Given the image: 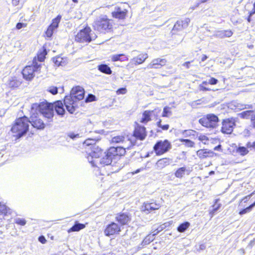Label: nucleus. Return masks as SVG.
<instances>
[{"instance_id": "obj_1", "label": "nucleus", "mask_w": 255, "mask_h": 255, "mask_svg": "<svg viewBox=\"0 0 255 255\" xmlns=\"http://www.w3.org/2000/svg\"><path fill=\"white\" fill-rule=\"evenodd\" d=\"M54 109L59 115L63 116L65 113L63 103L60 101H58L54 104L49 103L47 102H43L40 104L34 103L31 106L32 112H37V111H38L43 117L50 121L54 115Z\"/></svg>"}, {"instance_id": "obj_2", "label": "nucleus", "mask_w": 255, "mask_h": 255, "mask_svg": "<svg viewBox=\"0 0 255 255\" xmlns=\"http://www.w3.org/2000/svg\"><path fill=\"white\" fill-rule=\"evenodd\" d=\"M29 126L28 119L24 116L16 120L15 123L11 128V130L15 134L14 136L17 138H20L27 132Z\"/></svg>"}, {"instance_id": "obj_3", "label": "nucleus", "mask_w": 255, "mask_h": 255, "mask_svg": "<svg viewBox=\"0 0 255 255\" xmlns=\"http://www.w3.org/2000/svg\"><path fill=\"white\" fill-rule=\"evenodd\" d=\"M91 151L87 154V157L88 161L93 166L98 167V162L99 157L102 155V150L97 145H94L89 147Z\"/></svg>"}, {"instance_id": "obj_4", "label": "nucleus", "mask_w": 255, "mask_h": 255, "mask_svg": "<svg viewBox=\"0 0 255 255\" xmlns=\"http://www.w3.org/2000/svg\"><path fill=\"white\" fill-rule=\"evenodd\" d=\"M91 32V28L89 27H85L77 33L76 36V40L83 43L91 42L97 37L96 35Z\"/></svg>"}, {"instance_id": "obj_5", "label": "nucleus", "mask_w": 255, "mask_h": 255, "mask_svg": "<svg viewBox=\"0 0 255 255\" xmlns=\"http://www.w3.org/2000/svg\"><path fill=\"white\" fill-rule=\"evenodd\" d=\"M112 22L111 20L101 17H99L93 24L94 29L101 32L110 29L112 28Z\"/></svg>"}, {"instance_id": "obj_6", "label": "nucleus", "mask_w": 255, "mask_h": 255, "mask_svg": "<svg viewBox=\"0 0 255 255\" xmlns=\"http://www.w3.org/2000/svg\"><path fill=\"white\" fill-rule=\"evenodd\" d=\"M218 118L213 114H208L199 120L202 126L208 128H215L218 125Z\"/></svg>"}, {"instance_id": "obj_7", "label": "nucleus", "mask_w": 255, "mask_h": 255, "mask_svg": "<svg viewBox=\"0 0 255 255\" xmlns=\"http://www.w3.org/2000/svg\"><path fill=\"white\" fill-rule=\"evenodd\" d=\"M111 143L113 144H121L125 147H130L136 144V143L133 141L132 139L128 138L123 135L115 136L111 140Z\"/></svg>"}, {"instance_id": "obj_8", "label": "nucleus", "mask_w": 255, "mask_h": 255, "mask_svg": "<svg viewBox=\"0 0 255 255\" xmlns=\"http://www.w3.org/2000/svg\"><path fill=\"white\" fill-rule=\"evenodd\" d=\"M171 148V145L167 140H160L154 146L153 149L157 155H161Z\"/></svg>"}, {"instance_id": "obj_9", "label": "nucleus", "mask_w": 255, "mask_h": 255, "mask_svg": "<svg viewBox=\"0 0 255 255\" xmlns=\"http://www.w3.org/2000/svg\"><path fill=\"white\" fill-rule=\"evenodd\" d=\"M31 116L29 120V124L35 128L39 129H43L45 128V124L39 117V114L37 112H32V109L30 112Z\"/></svg>"}, {"instance_id": "obj_10", "label": "nucleus", "mask_w": 255, "mask_h": 255, "mask_svg": "<svg viewBox=\"0 0 255 255\" xmlns=\"http://www.w3.org/2000/svg\"><path fill=\"white\" fill-rule=\"evenodd\" d=\"M236 120L233 118L224 120L223 122L222 132L226 134H231L236 125Z\"/></svg>"}, {"instance_id": "obj_11", "label": "nucleus", "mask_w": 255, "mask_h": 255, "mask_svg": "<svg viewBox=\"0 0 255 255\" xmlns=\"http://www.w3.org/2000/svg\"><path fill=\"white\" fill-rule=\"evenodd\" d=\"M146 136L145 128L144 127L137 126L134 130L133 135L130 138L132 139L133 141L136 143V139L140 140L144 139Z\"/></svg>"}, {"instance_id": "obj_12", "label": "nucleus", "mask_w": 255, "mask_h": 255, "mask_svg": "<svg viewBox=\"0 0 255 255\" xmlns=\"http://www.w3.org/2000/svg\"><path fill=\"white\" fill-rule=\"evenodd\" d=\"M77 101L75 98L71 95V93L70 96H67L65 97L64 102L66 107L67 111L71 114H72L75 111L74 103Z\"/></svg>"}, {"instance_id": "obj_13", "label": "nucleus", "mask_w": 255, "mask_h": 255, "mask_svg": "<svg viewBox=\"0 0 255 255\" xmlns=\"http://www.w3.org/2000/svg\"><path fill=\"white\" fill-rule=\"evenodd\" d=\"M120 231L121 229L119 226L117 224L113 222L107 226L104 233L106 236H110L118 234Z\"/></svg>"}, {"instance_id": "obj_14", "label": "nucleus", "mask_w": 255, "mask_h": 255, "mask_svg": "<svg viewBox=\"0 0 255 255\" xmlns=\"http://www.w3.org/2000/svg\"><path fill=\"white\" fill-rule=\"evenodd\" d=\"M37 69L38 67H36L34 66H26L22 71V75L24 78L28 80H31L34 76V72Z\"/></svg>"}, {"instance_id": "obj_15", "label": "nucleus", "mask_w": 255, "mask_h": 255, "mask_svg": "<svg viewBox=\"0 0 255 255\" xmlns=\"http://www.w3.org/2000/svg\"><path fill=\"white\" fill-rule=\"evenodd\" d=\"M128 8V4L121 3L119 5L115 7V10L112 12V16H125L127 14Z\"/></svg>"}, {"instance_id": "obj_16", "label": "nucleus", "mask_w": 255, "mask_h": 255, "mask_svg": "<svg viewBox=\"0 0 255 255\" xmlns=\"http://www.w3.org/2000/svg\"><path fill=\"white\" fill-rule=\"evenodd\" d=\"M166 63L165 59L156 58L152 60L147 66L148 69H158L164 66Z\"/></svg>"}, {"instance_id": "obj_17", "label": "nucleus", "mask_w": 255, "mask_h": 255, "mask_svg": "<svg viewBox=\"0 0 255 255\" xmlns=\"http://www.w3.org/2000/svg\"><path fill=\"white\" fill-rule=\"evenodd\" d=\"M71 95L75 98L76 101L81 100L84 97V90L83 88L80 86H76L73 88L71 91Z\"/></svg>"}, {"instance_id": "obj_18", "label": "nucleus", "mask_w": 255, "mask_h": 255, "mask_svg": "<svg viewBox=\"0 0 255 255\" xmlns=\"http://www.w3.org/2000/svg\"><path fill=\"white\" fill-rule=\"evenodd\" d=\"M61 17H56L52 21L51 25L48 27L45 34L47 37H50L53 33L54 30L57 28L60 21Z\"/></svg>"}, {"instance_id": "obj_19", "label": "nucleus", "mask_w": 255, "mask_h": 255, "mask_svg": "<svg viewBox=\"0 0 255 255\" xmlns=\"http://www.w3.org/2000/svg\"><path fill=\"white\" fill-rule=\"evenodd\" d=\"M114 156L112 154L109 153V149L107 152L105 153V155L100 159H99L98 162V164H101L103 166L110 165L112 161Z\"/></svg>"}, {"instance_id": "obj_20", "label": "nucleus", "mask_w": 255, "mask_h": 255, "mask_svg": "<svg viewBox=\"0 0 255 255\" xmlns=\"http://www.w3.org/2000/svg\"><path fill=\"white\" fill-rule=\"evenodd\" d=\"M160 207V205L156 203H144L142 206L141 210L146 213H148L152 211L158 210Z\"/></svg>"}, {"instance_id": "obj_21", "label": "nucleus", "mask_w": 255, "mask_h": 255, "mask_svg": "<svg viewBox=\"0 0 255 255\" xmlns=\"http://www.w3.org/2000/svg\"><path fill=\"white\" fill-rule=\"evenodd\" d=\"M130 147H125L124 146L117 147H111L109 148V153L112 154L114 156L116 155H123L126 153V149H129Z\"/></svg>"}, {"instance_id": "obj_22", "label": "nucleus", "mask_w": 255, "mask_h": 255, "mask_svg": "<svg viewBox=\"0 0 255 255\" xmlns=\"http://www.w3.org/2000/svg\"><path fill=\"white\" fill-rule=\"evenodd\" d=\"M190 22V19L188 18H185L183 20H178L174 24L173 28V31H178L181 30L184 28L187 27Z\"/></svg>"}, {"instance_id": "obj_23", "label": "nucleus", "mask_w": 255, "mask_h": 255, "mask_svg": "<svg viewBox=\"0 0 255 255\" xmlns=\"http://www.w3.org/2000/svg\"><path fill=\"white\" fill-rule=\"evenodd\" d=\"M172 161V159L169 158H163L159 159L155 164V168L157 170L164 168L169 165Z\"/></svg>"}, {"instance_id": "obj_24", "label": "nucleus", "mask_w": 255, "mask_h": 255, "mask_svg": "<svg viewBox=\"0 0 255 255\" xmlns=\"http://www.w3.org/2000/svg\"><path fill=\"white\" fill-rule=\"evenodd\" d=\"M148 57L147 53H142L132 58L131 61L134 62L135 65H139L143 63Z\"/></svg>"}, {"instance_id": "obj_25", "label": "nucleus", "mask_w": 255, "mask_h": 255, "mask_svg": "<svg viewBox=\"0 0 255 255\" xmlns=\"http://www.w3.org/2000/svg\"><path fill=\"white\" fill-rule=\"evenodd\" d=\"M117 221L121 225H124L128 224L130 221V217L127 214L123 213L116 217Z\"/></svg>"}, {"instance_id": "obj_26", "label": "nucleus", "mask_w": 255, "mask_h": 255, "mask_svg": "<svg viewBox=\"0 0 255 255\" xmlns=\"http://www.w3.org/2000/svg\"><path fill=\"white\" fill-rule=\"evenodd\" d=\"M245 14L252 16L255 13V2L254 3L252 2L248 3L245 6Z\"/></svg>"}, {"instance_id": "obj_27", "label": "nucleus", "mask_w": 255, "mask_h": 255, "mask_svg": "<svg viewBox=\"0 0 255 255\" xmlns=\"http://www.w3.org/2000/svg\"><path fill=\"white\" fill-rule=\"evenodd\" d=\"M153 112L154 111L153 110L145 111L142 114V117L140 120V122L143 124H146L148 122L150 121L151 120L150 116Z\"/></svg>"}, {"instance_id": "obj_28", "label": "nucleus", "mask_w": 255, "mask_h": 255, "mask_svg": "<svg viewBox=\"0 0 255 255\" xmlns=\"http://www.w3.org/2000/svg\"><path fill=\"white\" fill-rule=\"evenodd\" d=\"M21 84V82L17 80L15 77H12L8 80L7 85L9 88H16L18 87Z\"/></svg>"}, {"instance_id": "obj_29", "label": "nucleus", "mask_w": 255, "mask_h": 255, "mask_svg": "<svg viewBox=\"0 0 255 255\" xmlns=\"http://www.w3.org/2000/svg\"><path fill=\"white\" fill-rule=\"evenodd\" d=\"M186 172H188V174H189V171L185 167H182L177 169L175 172V176L177 178H181Z\"/></svg>"}, {"instance_id": "obj_30", "label": "nucleus", "mask_w": 255, "mask_h": 255, "mask_svg": "<svg viewBox=\"0 0 255 255\" xmlns=\"http://www.w3.org/2000/svg\"><path fill=\"white\" fill-rule=\"evenodd\" d=\"M98 70L101 72L106 74H111L112 70L111 68L106 64H102L98 66Z\"/></svg>"}, {"instance_id": "obj_31", "label": "nucleus", "mask_w": 255, "mask_h": 255, "mask_svg": "<svg viewBox=\"0 0 255 255\" xmlns=\"http://www.w3.org/2000/svg\"><path fill=\"white\" fill-rule=\"evenodd\" d=\"M255 113L252 111H246L243 112L239 114V116L243 119H251V116L253 114Z\"/></svg>"}, {"instance_id": "obj_32", "label": "nucleus", "mask_w": 255, "mask_h": 255, "mask_svg": "<svg viewBox=\"0 0 255 255\" xmlns=\"http://www.w3.org/2000/svg\"><path fill=\"white\" fill-rule=\"evenodd\" d=\"M233 33L230 30H226V31H219L217 33V35L221 38L225 37H230L232 35Z\"/></svg>"}, {"instance_id": "obj_33", "label": "nucleus", "mask_w": 255, "mask_h": 255, "mask_svg": "<svg viewBox=\"0 0 255 255\" xmlns=\"http://www.w3.org/2000/svg\"><path fill=\"white\" fill-rule=\"evenodd\" d=\"M99 140L96 139H93V138H88L85 140V141L83 143V145L87 147H91L93 146L94 145H96V142L97 140Z\"/></svg>"}, {"instance_id": "obj_34", "label": "nucleus", "mask_w": 255, "mask_h": 255, "mask_svg": "<svg viewBox=\"0 0 255 255\" xmlns=\"http://www.w3.org/2000/svg\"><path fill=\"white\" fill-rule=\"evenodd\" d=\"M219 199H216L215 204L213 205V209L210 212V214L211 215V217H212L215 212H216L221 206V204L220 203H218Z\"/></svg>"}, {"instance_id": "obj_35", "label": "nucleus", "mask_w": 255, "mask_h": 255, "mask_svg": "<svg viewBox=\"0 0 255 255\" xmlns=\"http://www.w3.org/2000/svg\"><path fill=\"white\" fill-rule=\"evenodd\" d=\"M11 212L10 209L7 208L5 205L1 204L0 203V214L6 215L10 214Z\"/></svg>"}, {"instance_id": "obj_36", "label": "nucleus", "mask_w": 255, "mask_h": 255, "mask_svg": "<svg viewBox=\"0 0 255 255\" xmlns=\"http://www.w3.org/2000/svg\"><path fill=\"white\" fill-rule=\"evenodd\" d=\"M209 153V151L204 149H200L197 151V155L200 158H206Z\"/></svg>"}, {"instance_id": "obj_37", "label": "nucleus", "mask_w": 255, "mask_h": 255, "mask_svg": "<svg viewBox=\"0 0 255 255\" xmlns=\"http://www.w3.org/2000/svg\"><path fill=\"white\" fill-rule=\"evenodd\" d=\"M53 61L57 66H63L65 65V61L61 57H57L53 59Z\"/></svg>"}, {"instance_id": "obj_38", "label": "nucleus", "mask_w": 255, "mask_h": 255, "mask_svg": "<svg viewBox=\"0 0 255 255\" xmlns=\"http://www.w3.org/2000/svg\"><path fill=\"white\" fill-rule=\"evenodd\" d=\"M190 226V223L186 222L181 224L177 228L178 232L182 233L184 232Z\"/></svg>"}, {"instance_id": "obj_39", "label": "nucleus", "mask_w": 255, "mask_h": 255, "mask_svg": "<svg viewBox=\"0 0 255 255\" xmlns=\"http://www.w3.org/2000/svg\"><path fill=\"white\" fill-rule=\"evenodd\" d=\"M84 228L85 225L84 224H82L80 223H76L70 229V231L73 232L79 231L81 229H82Z\"/></svg>"}, {"instance_id": "obj_40", "label": "nucleus", "mask_w": 255, "mask_h": 255, "mask_svg": "<svg viewBox=\"0 0 255 255\" xmlns=\"http://www.w3.org/2000/svg\"><path fill=\"white\" fill-rule=\"evenodd\" d=\"M172 115V112L170 110V108L168 107H165L163 109L162 116L163 117H168Z\"/></svg>"}, {"instance_id": "obj_41", "label": "nucleus", "mask_w": 255, "mask_h": 255, "mask_svg": "<svg viewBox=\"0 0 255 255\" xmlns=\"http://www.w3.org/2000/svg\"><path fill=\"white\" fill-rule=\"evenodd\" d=\"M181 142H184V145L189 147H192L194 146V142L189 139H180Z\"/></svg>"}, {"instance_id": "obj_42", "label": "nucleus", "mask_w": 255, "mask_h": 255, "mask_svg": "<svg viewBox=\"0 0 255 255\" xmlns=\"http://www.w3.org/2000/svg\"><path fill=\"white\" fill-rule=\"evenodd\" d=\"M153 235L152 236H151L150 235L146 236L142 242V245L145 246L149 244L151 242H152L153 240L154 239L153 238Z\"/></svg>"}, {"instance_id": "obj_43", "label": "nucleus", "mask_w": 255, "mask_h": 255, "mask_svg": "<svg viewBox=\"0 0 255 255\" xmlns=\"http://www.w3.org/2000/svg\"><path fill=\"white\" fill-rule=\"evenodd\" d=\"M255 206L252 204V205H251L250 206H249L248 207L242 210V211H241L240 212H239V214L241 215H244V214H245L247 213H249L250 212L252 209L255 207Z\"/></svg>"}, {"instance_id": "obj_44", "label": "nucleus", "mask_w": 255, "mask_h": 255, "mask_svg": "<svg viewBox=\"0 0 255 255\" xmlns=\"http://www.w3.org/2000/svg\"><path fill=\"white\" fill-rule=\"evenodd\" d=\"M237 152L241 155H245L249 152V151L246 147L241 146L237 149Z\"/></svg>"}, {"instance_id": "obj_45", "label": "nucleus", "mask_w": 255, "mask_h": 255, "mask_svg": "<svg viewBox=\"0 0 255 255\" xmlns=\"http://www.w3.org/2000/svg\"><path fill=\"white\" fill-rule=\"evenodd\" d=\"M198 139L204 144H206L208 143L209 138L206 135L201 134L198 136Z\"/></svg>"}, {"instance_id": "obj_46", "label": "nucleus", "mask_w": 255, "mask_h": 255, "mask_svg": "<svg viewBox=\"0 0 255 255\" xmlns=\"http://www.w3.org/2000/svg\"><path fill=\"white\" fill-rule=\"evenodd\" d=\"M47 54V52L45 49H44L43 51L41 53H40L37 56L38 60L42 62L44 61L45 55Z\"/></svg>"}, {"instance_id": "obj_47", "label": "nucleus", "mask_w": 255, "mask_h": 255, "mask_svg": "<svg viewBox=\"0 0 255 255\" xmlns=\"http://www.w3.org/2000/svg\"><path fill=\"white\" fill-rule=\"evenodd\" d=\"M124 56V54H115L111 56V59L113 61H122L120 58L121 56Z\"/></svg>"}, {"instance_id": "obj_48", "label": "nucleus", "mask_w": 255, "mask_h": 255, "mask_svg": "<svg viewBox=\"0 0 255 255\" xmlns=\"http://www.w3.org/2000/svg\"><path fill=\"white\" fill-rule=\"evenodd\" d=\"M47 91L53 95H55L58 92L57 88L56 87H54V86L49 87L48 88Z\"/></svg>"}, {"instance_id": "obj_49", "label": "nucleus", "mask_w": 255, "mask_h": 255, "mask_svg": "<svg viewBox=\"0 0 255 255\" xmlns=\"http://www.w3.org/2000/svg\"><path fill=\"white\" fill-rule=\"evenodd\" d=\"M15 222L17 224L20 225L21 226H24L26 224V221L24 219L19 218L15 219Z\"/></svg>"}, {"instance_id": "obj_50", "label": "nucleus", "mask_w": 255, "mask_h": 255, "mask_svg": "<svg viewBox=\"0 0 255 255\" xmlns=\"http://www.w3.org/2000/svg\"><path fill=\"white\" fill-rule=\"evenodd\" d=\"M241 134L244 137H249L251 134V131L248 128H245L241 132Z\"/></svg>"}, {"instance_id": "obj_51", "label": "nucleus", "mask_w": 255, "mask_h": 255, "mask_svg": "<svg viewBox=\"0 0 255 255\" xmlns=\"http://www.w3.org/2000/svg\"><path fill=\"white\" fill-rule=\"evenodd\" d=\"M127 92V90L126 88H122L118 89L116 93L118 95H124Z\"/></svg>"}, {"instance_id": "obj_52", "label": "nucleus", "mask_w": 255, "mask_h": 255, "mask_svg": "<svg viewBox=\"0 0 255 255\" xmlns=\"http://www.w3.org/2000/svg\"><path fill=\"white\" fill-rule=\"evenodd\" d=\"M27 23L24 22H18L17 23L16 25V28L17 29H20L22 28H24L26 27Z\"/></svg>"}, {"instance_id": "obj_53", "label": "nucleus", "mask_w": 255, "mask_h": 255, "mask_svg": "<svg viewBox=\"0 0 255 255\" xmlns=\"http://www.w3.org/2000/svg\"><path fill=\"white\" fill-rule=\"evenodd\" d=\"M95 96L93 95H89L86 99V102H90L95 101Z\"/></svg>"}, {"instance_id": "obj_54", "label": "nucleus", "mask_w": 255, "mask_h": 255, "mask_svg": "<svg viewBox=\"0 0 255 255\" xmlns=\"http://www.w3.org/2000/svg\"><path fill=\"white\" fill-rule=\"evenodd\" d=\"M217 82H218V80H217L216 79H215L214 78H212L209 80L208 83L211 85H215L217 83Z\"/></svg>"}, {"instance_id": "obj_55", "label": "nucleus", "mask_w": 255, "mask_h": 255, "mask_svg": "<svg viewBox=\"0 0 255 255\" xmlns=\"http://www.w3.org/2000/svg\"><path fill=\"white\" fill-rule=\"evenodd\" d=\"M251 121L253 128H255V113L252 114Z\"/></svg>"}, {"instance_id": "obj_56", "label": "nucleus", "mask_w": 255, "mask_h": 255, "mask_svg": "<svg viewBox=\"0 0 255 255\" xmlns=\"http://www.w3.org/2000/svg\"><path fill=\"white\" fill-rule=\"evenodd\" d=\"M68 136L72 139H74L76 137H79V134H75L73 133H70L68 134Z\"/></svg>"}, {"instance_id": "obj_57", "label": "nucleus", "mask_w": 255, "mask_h": 255, "mask_svg": "<svg viewBox=\"0 0 255 255\" xmlns=\"http://www.w3.org/2000/svg\"><path fill=\"white\" fill-rule=\"evenodd\" d=\"M39 241L42 244H44L46 242V239H45V238L43 236H40L39 238Z\"/></svg>"}, {"instance_id": "obj_58", "label": "nucleus", "mask_w": 255, "mask_h": 255, "mask_svg": "<svg viewBox=\"0 0 255 255\" xmlns=\"http://www.w3.org/2000/svg\"><path fill=\"white\" fill-rule=\"evenodd\" d=\"M208 0H199V1H198V2L196 3V5H195V7H198V6L199 5V4H200V3H204V2H206V1H207Z\"/></svg>"}, {"instance_id": "obj_59", "label": "nucleus", "mask_w": 255, "mask_h": 255, "mask_svg": "<svg viewBox=\"0 0 255 255\" xmlns=\"http://www.w3.org/2000/svg\"><path fill=\"white\" fill-rule=\"evenodd\" d=\"M169 125H162L161 127V128L163 129V130H167L168 128H169Z\"/></svg>"}, {"instance_id": "obj_60", "label": "nucleus", "mask_w": 255, "mask_h": 255, "mask_svg": "<svg viewBox=\"0 0 255 255\" xmlns=\"http://www.w3.org/2000/svg\"><path fill=\"white\" fill-rule=\"evenodd\" d=\"M19 0H12V4L14 5H17L19 3Z\"/></svg>"}, {"instance_id": "obj_61", "label": "nucleus", "mask_w": 255, "mask_h": 255, "mask_svg": "<svg viewBox=\"0 0 255 255\" xmlns=\"http://www.w3.org/2000/svg\"><path fill=\"white\" fill-rule=\"evenodd\" d=\"M190 62H185L183 65L185 67H186V68L188 69L190 67Z\"/></svg>"}, {"instance_id": "obj_62", "label": "nucleus", "mask_w": 255, "mask_h": 255, "mask_svg": "<svg viewBox=\"0 0 255 255\" xmlns=\"http://www.w3.org/2000/svg\"><path fill=\"white\" fill-rule=\"evenodd\" d=\"M200 87H201V89L202 90H203V91H208V90H209V89L208 88H207L206 87H204V86H203V85H201Z\"/></svg>"}, {"instance_id": "obj_63", "label": "nucleus", "mask_w": 255, "mask_h": 255, "mask_svg": "<svg viewBox=\"0 0 255 255\" xmlns=\"http://www.w3.org/2000/svg\"><path fill=\"white\" fill-rule=\"evenodd\" d=\"M208 57L206 55H203L201 61H204L207 59Z\"/></svg>"}, {"instance_id": "obj_64", "label": "nucleus", "mask_w": 255, "mask_h": 255, "mask_svg": "<svg viewBox=\"0 0 255 255\" xmlns=\"http://www.w3.org/2000/svg\"><path fill=\"white\" fill-rule=\"evenodd\" d=\"M238 107L239 108V109H240L241 110H242V109H246V105H242L240 106H238Z\"/></svg>"}]
</instances>
